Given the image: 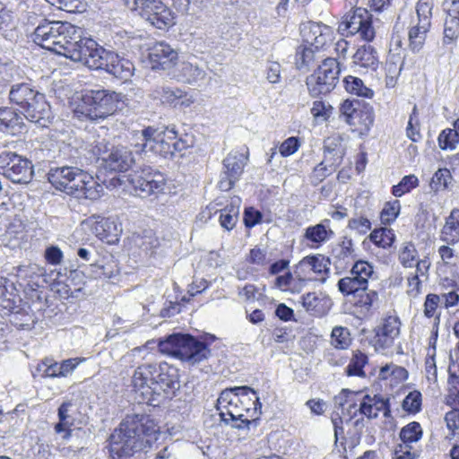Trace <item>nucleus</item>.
Returning <instances> with one entry per match:
<instances>
[{
	"instance_id": "nucleus-48",
	"label": "nucleus",
	"mask_w": 459,
	"mask_h": 459,
	"mask_svg": "<svg viewBox=\"0 0 459 459\" xmlns=\"http://www.w3.org/2000/svg\"><path fill=\"white\" fill-rule=\"evenodd\" d=\"M453 177L446 168L438 169L433 175L429 186L434 192L446 190L451 183Z\"/></svg>"
},
{
	"instance_id": "nucleus-7",
	"label": "nucleus",
	"mask_w": 459,
	"mask_h": 459,
	"mask_svg": "<svg viewBox=\"0 0 459 459\" xmlns=\"http://www.w3.org/2000/svg\"><path fill=\"white\" fill-rule=\"evenodd\" d=\"M252 401L254 410H261L262 403L256 391L247 385L233 386L221 391L217 400V410L221 420L225 417H244L243 411H248L247 402Z\"/></svg>"
},
{
	"instance_id": "nucleus-22",
	"label": "nucleus",
	"mask_w": 459,
	"mask_h": 459,
	"mask_svg": "<svg viewBox=\"0 0 459 459\" xmlns=\"http://www.w3.org/2000/svg\"><path fill=\"white\" fill-rule=\"evenodd\" d=\"M60 21H47L39 23L31 35L32 40L42 48L51 51L56 45V35L60 28Z\"/></svg>"
},
{
	"instance_id": "nucleus-45",
	"label": "nucleus",
	"mask_w": 459,
	"mask_h": 459,
	"mask_svg": "<svg viewBox=\"0 0 459 459\" xmlns=\"http://www.w3.org/2000/svg\"><path fill=\"white\" fill-rule=\"evenodd\" d=\"M369 239L377 247L387 248L394 242L395 234L392 229L381 228L374 230L369 234Z\"/></svg>"
},
{
	"instance_id": "nucleus-44",
	"label": "nucleus",
	"mask_w": 459,
	"mask_h": 459,
	"mask_svg": "<svg viewBox=\"0 0 459 459\" xmlns=\"http://www.w3.org/2000/svg\"><path fill=\"white\" fill-rule=\"evenodd\" d=\"M361 292L349 300L361 308V311L368 312L374 303L378 300V293L376 290H369L368 287Z\"/></svg>"
},
{
	"instance_id": "nucleus-62",
	"label": "nucleus",
	"mask_w": 459,
	"mask_h": 459,
	"mask_svg": "<svg viewBox=\"0 0 459 459\" xmlns=\"http://www.w3.org/2000/svg\"><path fill=\"white\" fill-rule=\"evenodd\" d=\"M441 239L447 244L459 241V223L455 225L445 224L441 231Z\"/></svg>"
},
{
	"instance_id": "nucleus-55",
	"label": "nucleus",
	"mask_w": 459,
	"mask_h": 459,
	"mask_svg": "<svg viewBox=\"0 0 459 459\" xmlns=\"http://www.w3.org/2000/svg\"><path fill=\"white\" fill-rule=\"evenodd\" d=\"M401 204L398 200L386 203L381 212V221L384 224H391L400 213Z\"/></svg>"
},
{
	"instance_id": "nucleus-42",
	"label": "nucleus",
	"mask_w": 459,
	"mask_h": 459,
	"mask_svg": "<svg viewBox=\"0 0 459 459\" xmlns=\"http://www.w3.org/2000/svg\"><path fill=\"white\" fill-rule=\"evenodd\" d=\"M148 23L159 30H168L175 24V14L165 4L159 11L153 13Z\"/></svg>"
},
{
	"instance_id": "nucleus-15",
	"label": "nucleus",
	"mask_w": 459,
	"mask_h": 459,
	"mask_svg": "<svg viewBox=\"0 0 459 459\" xmlns=\"http://www.w3.org/2000/svg\"><path fill=\"white\" fill-rule=\"evenodd\" d=\"M373 273V266L368 262L358 260L352 264L351 276L343 277L338 281V290L343 296L352 299L368 287V279Z\"/></svg>"
},
{
	"instance_id": "nucleus-51",
	"label": "nucleus",
	"mask_w": 459,
	"mask_h": 459,
	"mask_svg": "<svg viewBox=\"0 0 459 459\" xmlns=\"http://www.w3.org/2000/svg\"><path fill=\"white\" fill-rule=\"evenodd\" d=\"M437 141L442 150H454L459 142V130L446 128L440 133Z\"/></svg>"
},
{
	"instance_id": "nucleus-38",
	"label": "nucleus",
	"mask_w": 459,
	"mask_h": 459,
	"mask_svg": "<svg viewBox=\"0 0 459 459\" xmlns=\"http://www.w3.org/2000/svg\"><path fill=\"white\" fill-rule=\"evenodd\" d=\"M82 186L78 187L79 191L74 195L75 198H85L89 200H98L101 197L104 192V187L93 179V178L88 174V178L80 184Z\"/></svg>"
},
{
	"instance_id": "nucleus-39",
	"label": "nucleus",
	"mask_w": 459,
	"mask_h": 459,
	"mask_svg": "<svg viewBox=\"0 0 459 459\" xmlns=\"http://www.w3.org/2000/svg\"><path fill=\"white\" fill-rule=\"evenodd\" d=\"M314 47L301 44L296 49L295 65L299 71L307 72L316 59Z\"/></svg>"
},
{
	"instance_id": "nucleus-3",
	"label": "nucleus",
	"mask_w": 459,
	"mask_h": 459,
	"mask_svg": "<svg viewBox=\"0 0 459 459\" xmlns=\"http://www.w3.org/2000/svg\"><path fill=\"white\" fill-rule=\"evenodd\" d=\"M131 145L138 155L151 152L163 158H172L193 145V137L188 134L178 135L174 127L144 126L133 132Z\"/></svg>"
},
{
	"instance_id": "nucleus-6",
	"label": "nucleus",
	"mask_w": 459,
	"mask_h": 459,
	"mask_svg": "<svg viewBox=\"0 0 459 459\" xmlns=\"http://www.w3.org/2000/svg\"><path fill=\"white\" fill-rule=\"evenodd\" d=\"M158 348L161 353L178 358L190 367L201 364L212 355L206 342L182 333H174L160 339Z\"/></svg>"
},
{
	"instance_id": "nucleus-56",
	"label": "nucleus",
	"mask_w": 459,
	"mask_h": 459,
	"mask_svg": "<svg viewBox=\"0 0 459 459\" xmlns=\"http://www.w3.org/2000/svg\"><path fill=\"white\" fill-rule=\"evenodd\" d=\"M275 286L281 290H290L292 292H297L295 286L299 288V283L294 271H288L283 275L277 276L275 279Z\"/></svg>"
},
{
	"instance_id": "nucleus-26",
	"label": "nucleus",
	"mask_w": 459,
	"mask_h": 459,
	"mask_svg": "<svg viewBox=\"0 0 459 459\" xmlns=\"http://www.w3.org/2000/svg\"><path fill=\"white\" fill-rule=\"evenodd\" d=\"M331 256L337 271L341 272L347 269L355 258L352 239L345 237L341 243L333 248Z\"/></svg>"
},
{
	"instance_id": "nucleus-14",
	"label": "nucleus",
	"mask_w": 459,
	"mask_h": 459,
	"mask_svg": "<svg viewBox=\"0 0 459 459\" xmlns=\"http://www.w3.org/2000/svg\"><path fill=\"white\" fill-rule=\"evenodd\" d=\"M87 38L82 37V31L69 22L60 23L56 35V48L51 52L76 62L82 56V48Z\"/></svg>"
},
{
	"instance_id": "nucleus-21",
	"label": "nucleus",
	"mask_w": 459,
	"mask_h": 459,
	"mask_svg": "<svg viewBox=\"0 0 459 459\" xmlns=\"http://www.w3.org/2000/svg\"><path fill=\"white\" fill-rule=\"evenodd\" d=\"M330 28L325 24L309 22L300 29L303 44L319 50L327 42Z\"/></svg>"
},
{
	"instance_id": "nucleus-60",
	"label": "nucleus",
	"mask_w": 459,
	"mask_h": 459,
	"mask_svg": "<svg viewBox=\"0 0 459 459\" xmlns=\"http://www.w3.org/2000/svg\"><path fill=\"white\" fill-rule=\"evenodd\" d=\"M333 171V169L329 165H325V161H321L312 171L309 178L310 182L314 186H317L326 177H328Z\"/></svg>"
},
{
	"instance_id": "nucleus-54",
	"label": "nucleus",
	"mask_w": 459,
	"mask_h": 459,
	"mask_svg": "<svg viewBox=\"0 0 459 459\" xmlns=\"http://www.w3.org/2000/svg\"><path fill=\"white\" fill-rule=\"evenodd\" d=\"M418 251L412 243H406L399 254V261L403 266L411 268L417 262Z\"/></svg>"
},
{
	"instance_id": "nucleus-46",
	"label": "nucleus",
	"mask_w": 459,
	"mask_h": 459,
	"mask_svg": "<svg viewBox=\"0 0 459 459\" xmlns=\"http://www.w3.org/2000/svg\"><path fill=\"white\" fill-rule=\"evenodd\" d=\"M368 356L365 353L359 351L354 352L349 365L345 368L347 376H356L364 377L366 374L363 368L365 365L368 363Z\"/></svg>"
},
{
	"instance_id": "nucleus-1",
	"label": "nucleus",
	"mask_w": 459,
	"mask_h": 459,
	"mask_svg": "<svg viewBox=\"0 0 459 459\" xmlns=\"http://www.w3.org/2000/svg\"><path fill=\"white\" fill-rule=\"evenodd\" d=\"M132 385L140 403L157 406L171 400L179 391L178 369L166 362L143 363L134 370Z\"/></svg>"
},
{
	"instance_id": "nucleus-20",
	"label": "nucleus",
	"mask_w": 459,
	"mask_h": 459,
	"mask_svg": "<svg viewBox=\"0 0 459 459\" xmlns=\"http://www.w3.org/2000/svg\"><path fill=\"white\" fill-rule=\"evenodd\" d=\"M148 59L152 70L162 71L169 76L178 65V53L169 44L160 41L149 48Z\"/></svg>"
},
{
	"instance_id": "nucleus-43",
	"label": "nucleus",
	"mask_w": 459,
	"mask_h": 459,
	"mask_svg": "<svg viewBox=\"0 0 459 459\" xmlns=\"http://www.w3.org/2000/svg\"><path fill=\"white\" fill-rule=\"evenodd\" d=\"M423 431L420 424L412 421L404 426L400 431V438L405 448L410 447V444L418 442L422 437Z\"/></svg>"
},
{
	"instance_id": "nucleus-11",
	"label": "nucleus",
	"mask_w": 459,
	"mask_h": 459,
	"mask_svg": "<svg viewBox=\"0 0 459 459\" xmlns=\"http://www.w3.org/2000/svg\"><path fill=\"white\" fill-rule=\"evenodd\" d=\"M48 182L58 191L74 196L88 178V173L80 165L61 164L51 166L48 174Z\"/></svg>"
},
{
	"instance_id": "nucleus-64",
	"label": "nucleus",
	"mask_w": 459,
	"mask_h": 459,
	"mask_svg": "<svg viewBox=\"0 0 459 459\" xmlns=\"http://www.w3.org/2000/svg\"><path fill=\"white\" fill-rule=\"evenodd\" d=\"M73 407L74 403L70 400L62 403L57 410L58 420L67 423L68 425H74V418L72 413Z\"/></svg>"
},
{
	"instance_id": "nucleus-52",
	"label": "nucleus",
	"mask_w": 459,
	"mask_h": 459,
	"mask_svg": "<svg viewBox=\"0 0 459 459\" xmlns=\"http://www.w3.org/2000/svg\"><path fill=\"white\" fill-rule=\"evenodd\" d=\"M418 186V178L413 174L407 175L404 176L397 185L393 186L392 194L396 197H401L402 195H403L406 193H409L411 190L417 187Z\"/></svg>"
},
{
	"instance_id": "nucleus-49",
	"label": "nucleus",
	"mask_w": 459,
	"mask_h": 459,
	"mask_svg": "<svg viewBox=\"0 0 459 459\" xmlns=\"http://www.w3.org/2000/svg\"><path fill=\"white\" fill-rule=\"evenodd\" d=\"M180 90L178 87L162 86L155 90L156 97L160 98L161 102L173 108L178 107V96Z\"/></svg>"
},
{
	"instance_id": "nucleus-25",
	"label": "nucleus",
	"mask_w": 459,
	"mask_h": 459,
	"mask_svg": "<svg viewBox=\"0 0 459 459\" xmlns=\"http://www.w3.org/2000/svg\"><path fill=\"white\" fill-rule=\"evenodd\" d=\"M24 119L21 112L17 113L11 108H0V130L4 133L17 135L26 132Z\"/></svg>"
},
{
	"instance_id": "nucleus-37",
	"label": "nucleus",
	"mask_w": 459,
	"mask_h": 459,
	"mask_svg": "<svg viewBox=\"0 0 459 459\" xmlns=\"http://www.w3.org/2000/svg\"><path fill=\"white\" fill-rule=\"evenodd\" d=\"M342 82L345 91L351 95L369 100L374 97V91L359 77L348 75L343 78Z\"/></svg>"
},
{
	"instance_id": "nucleus-29",
	"label": "nucleus",
	"mask_w": 459,
	"mask_h": 459,
	"mask_svg": "<svg viewBox=\"0 0 459 459\" xmlns=\"http://www.w3.org/2000/svg\"><path fill=\"white\" fill-rule=\"evenodd\" d=\"M46 271L36 264H22L17 267V277L26 281L25 288L36 290L45 282Z\"/></svg>"
},
{
	"instance_id": "nucleus-33",
	"label": "nucleus",
	"mask_w": 459,
	"mask_h": 459,
	"mask_svg": "<svg viewBox=\"0 0 459 459\" xmlns=\"http://www.w3.org/2000/svg\"><path fill=\"white\" fill-rule=\"evenodd\" d=\"M352 63L357 66L372 71H376L379 64L377 51L370 45L359 47L352 56Z\"/></svg>"
},
{
	"instance_id": "nucleus-10",
	"label": "nucleus",
	"mask_w": 459,
	"mask_h": 459,
	"mask_svg": "<svg viewBox=\"0 0 459 459\" xmlns=\"http://www.w3.org/2000/svg\"><path fill=\"white\" fill-rule=\"evenodd\" d=\"M340 72V64L336 58L324 59L317 69L307 78L310 95L318 97L331 92L339 81Z\"/></svg>"
},
{
	"instance_id": "nucleus-24",
	"label": "nucleus",
	"mask_w": 459,
	"mask_h": 459,
	"mask_svg": "<svg viewBox=\"0 0 459 459\" xmlns=\"http://www.w3.org/2000/svg\"><path fill=\"white\" fill-rule=\"evenodd\" d=\"M400 325L397 317L389 316L385 319L375 337L376 348L385 350L391 347L394 339L400 334Z\"/></svg>"
},
{
	"instance_id": "nucleus-61",
	"label": "nucleus",
	"mask_w": 459,
	"mask_h": 459,
	"mask_svg": "<svg viewBox=\"0 0 459 459\" xmlns=\"http://www.w3.org/2000/svg\"><path fill=\"white\" fill-rule=\"evenodd\" d=\"M86 360L85 358H71L67 359H64L60 362V371L59 375L61 377H66L71 375L74 369Z\"/></svg>"
},
{
	"instance_id": "nucleus-41",
	"label": "nucleus",
	"mask_w": 459,
	"mask_h": 459,
	"mask_svg": "<svg viewBox=\"0 0 459 459\" xmlns=\"http://www.w3.org/2000/svg\"><path fill=\"white\" fill-rule=\"evenodd\" d=\"M239 203L238 198L232 199L230 205L221 210L220 224L222 228L230 230L235 227L239 213Z\"/></svg>"
},
{
	"instance_id": "nucleus-35",
	"label": "nucleus",
	"mask_w": 459,
	"mask_h": 459,
	"mask_svg": "<svg viewBox=\"0 0 459 459\" xmlns=\"http://www.w3.org/2000/svg\"><path fill=\"white\" fill-rule=\"evenodd\" d=\"M115 57L106 73L115 78L126 81L133 75L134 66L129 59L119 56L117 53H116Z\"/></svg>"
},
{
	"instance_id": "nucleus-63",
	"label": "nucleus",
	"mask_w": 459,
	"mask_h": 459,
	"mask_svg": "<svg viewBox=\"0 0 459 459\" xmlns=\"http://www.w3.org/2000/svg\"><path fill=\"white\" fill-rule=\"evenodd\" d=\"M44 257L48 264L51 265H58L64 259V254L59 247L51 245L45 249Z\"/></svg>"
},
{
	"instance_id": "nucleus-31",
	"label": "nucleus",
	"mask_w": 459,
	"mask_h": 459,
	"mask_svg": "<svg viewBox=\"0 0 459 459\" xmlns=\"http://www.w3.org/2000/svg\"><path fill=\"white\" fill-rule=\"evenodd\" d=\"M21 298L15 284L0 275V305L9 311L18 307Z\"/></svg>"
},
{
	"instance_id": "nucleus-32",
	"label": "nucleus",
	"mask_w": 459,
	"mask_h": 459,
	"mask_svg": "<svg viewBox=\"0 0 459 459\" xmlns=\"http://www.w3.org/2000/svg\"><path fill=\"white\" fill-rule=\"evenodd\" d=\"M125 4L132 11H135L147 22L153 13L162 8L165 4L160 0H123Z\"/></svg>"
},
{
	"instance_id": "nucleus-57",
	"label": "nucleus",
	"mask_w": 459,
	"mask_h": 459,
	"mask_svg": "<svg viewBox=\"0 0 459 459\" xmlns=\"http://www.w3.org/2000/svg\"><path fill=\"white\" fill-rule=\"evenodd\" d=\"M403 408L410 413H417L421 409V394L419 391L410 392L403 401Z\"/></svg>"
},
{
	"instance_id": "nucleus-19",
	"label": "nucleus",
	"mask_w": 459,
	"mask_h": 459,
	"mask_svg": "<svg viewBox=\"0 0 459 459\" xmlns=\"http://www.w3.org/2000/svg\"><path fill=\"white\" fill-rule=\"evenodd\" d=\"M129 183L143 197L161 193L166 186V178L162 173L152 168L143 169L129 176Z\"/></svg>"
},
{
	"instance_id": "nucleus-16",
	"label": "nucleus",
	"mask_w": 459,
	"mask_h": 459,
	"mask_svg": "<svg viewBox=\"0 0 459 459\" xmlns=\"http://www.w3.org/2000/svg\"><path fill=\"white\" fill-rule=\"evenodd\" d=\"M117 52L105 48L94 39L87 38L82 48V56L76 59L91 70H108Z\"/></svg>"
},
{
	"instance_id": "nucleus-28",
	"label": "nucleus",
	"mask_w": 459,
	"mask_h": 459,
	"mask_svg": "<svg viewBox=\"0 0 459 459\" xmlns=\"http://www.w3.org/2000/svg\"><path fill=\"white\" fill-rule=\"evenodd\" d=\"M205 76L206 73L202 67L190 62H178L175 70L169 73L170 78L189 84L202 81Z\"/></svg>"
},
{
	"instance_id": "nucleus-9",
	"label": "nucleus",
	"mask_w": 459,
	"mask_h": 459,
	"mask_svg": "<svg viewBox=\"0 0 459 459\" xmlns=\"http://www.w3.org/2000/svg\"><path fill=\"white\" fill-rule=\"evenodd\" d=\"M339 117L353 126L360 134H368L374 124L373 107L363 100L347 99L339 106Z\"/></svg>"
},
{
	"instance_id": "nucleus-58",
	"label": "nucleus",
	"mask_w": 459,
	"mask_h": 459,
	"mask_svg": "<svg viewBox=\"0 0 459 459\" xmlns=\"http://www.w3.org/2000/svg\"><path fill=\"white\" fill-rule=\"evenodd\" d=\"M52 5L57 7L67 13H81L82 9V3L81 0H47Z\"/></svg>"
},
{
	"instance_id": "nucleus-34",
	"label": "nucleus",
	"mask_w": 459,
	"mask_h": 459,
	"mask_svg": "<svg viewBox=\"0 0 459 459\" xmlns=\"http://www.w3.org/2000/svg\"><path fill=\"white\" fill-rule=\"evenodd\" d=\"M330 220H324L322 222L306 229L304 238L314 244L320 245L328 241L333 236V231L329 228Z\"/></svg>"
},
{
	"instance_id": "nucleus-13",
	"label": "nucleus",
	"mask_w": 459,
	"mask_h": 459,
	"mask_svg": "<svg viewBox=\"0 0 459 459\" xmlns=\"http://www.w3.org/2000/svg\"><path fill=\"white\" fill-rule=\"evenodd\" d=\"M330 258L322 255H307L300 260L294 269L299 288L295 286L297 292H299L308 281H319L325 282L329 273Z\"/></svg>"
},
{
	"instance_id": "nucleus-23",
	"label": "nucleus",
	"mask_w": 459,
	"mask_h": 459,
	"mask_svg": "<svg viewBox=\"0 0 459 459\" xmlns=\"http://www.w3.org/2000/svg\"><path fill=\"white\" fill-rule=\"evenodd\" d=\"M447 17L444 25V44H451L459 37V0H445Z\"/></svg>"
},
{
	"instance_id": "nucleus-50",
	"label": "nucleus",
	"mask_w": 459,
	"mask_h": 459,
	"mask_svg": "<svg viewBox=\"0 0 459 459\" xmlns=\"http://www.w3.org/2000/svg\"><path fill=\"white\" fill-rule=\"evenodd\" d=\"M374 406H377L375 398L369 394H364L362 393L361 398L359 399V409L354 411L353 415H357L359 412L368 420L377 419V412L375 411Z\"/></svg>"
},
{
	"instance_id": "nucleus-2",
	"label": "nucleus",
	"mask_w": 459,
	"mask_h": 459,
	"mask_svg": "<svg viewBox=\"0 0 459 459\" xmlns=\"http://www.w3.org/2000/svg\"><path fill=\"white\" fill-rule=\"evenodd\" d=\"M156 425L144 414L126 415L108 438L111 459H131L150 446L147 437L156 433Z\"/></svg>"
},
{
	"instance_id": "nucleus-5",
	"label": "nucleus",
	"mask_w": 459,
	"mask_h": 459,
	"mask_svg": "<svg viewBox=\"0 0 459 459\" xmlns=\"http://www.w3.org/2000/svg\"><path fill=\"white\" fill-rule=\"evenodd\" d=\"M126 100L127 98L123 93L100 86L85 89L82 92L81 102L75 113L91 121L104 120L122 109Z\"/></svg>"
},
{
	"instance_id": "nucleus-53",
	"label": "nucleus",
	"mask_w": 459,
	"mask_h": 459,
	"mask_svg": "<svg viewBox=\"0 0 459 459\" xmlns=\"http://www.w3.org/2000/svg\"><path fill=\"white\" fill-rule=\"evenodd\" d=\"M433 0H419L416 6L418 22L431 25Z\"/></svg>"
},
{
	"instance_id": "nucleus-36",
	"label": "nucleus",
	"mask_w": 459,
	"mask_h": 459,
	"mask_svg": "<svg viewBox=\"0 0 459 459\" xmlns=\"http://www.w3.org/2000/svg\"><path fill=\"white\" fill-rule=\"evenodd\" d=\"M57 160L55 162L56 165L69 164V165H80L83 167L82 151L72 145V143H62L59 145L58 154L56 156Z\"/></svg>"
},
{
	"instance_id": "nucleus-59",
	"label": "nucleus",
	"mask_w": 459,
	"mask_h": 459,
	"mask_svg": "<svg viewBox=\"0 0 459 459\" xmlns=\"http://www.w3.org/2000/svg\"><path fill=\"white\" fill-rule=\"evenodd\" d=\"M300 139L297 136H290L287 138L279 147V152L281 156L288 157L294 154L300 147Z\"/></svg>"
},
{
	"instance_id": "nucleus-30",
	"label": "nucleus",
	"mask_w": 459,
	"mask_h": 459,
	"mask_svg": "<svg viewBox=\"0 0 459 459\" xmlns=\"http://www.w3.org/2000/svg\"><path fill=\"white\" fill-rule=\"evenodd\" d=\"M302 307L315 316H324L329 308V299L322 293L308 292L300 297Z\"/></svg>"
},
{
	"instance_id": "nucleus-8",
	"label": "nucleus",
	"mask_w": 459,
	"mask_h": 459,
	"mask_svg": "<svg viewBox=\"0 0 459 459\" xmlns=\"http://www.w3.org/2000/svg\"><path fill=\"white\" fill-rule=\"evenodd\" d=\"M91 152L98 160H101L104 169L109 172H126L135 164V157L129 147L115 145L106 139L96 141Z\"/></svg>"
},
{
	"instance_id": "nucleus-12",
	"label": "nucleus",
	"mask_w": 459,
	"mask_h": 459,
	"mask_svg": "<svg viewBox=\"0 0 459 459\" xmlns=\"http://www.w3.org/2000/svg\"><path fill=\"white\" fill-rule=\"evenodd\" d=\"M0 174L14 184H28L34 175L32 162L16 152L0 153Z\"/></svg>"
},
{
	"instance_id": "nucleus-40",
	"label": "nucleus",
	"mask_w": 459,
	"mask_h": 459,
	"mask_svg": "<svg viewBox=\"0 0 459 459\" xmlns=\"http://www.w3.org/2000/svg\"><path fill=\"white\" fill-rule=\"evenodd\" d=\"M430 26L418 22L409 30V48L413 53H418L422 49Z\"/></svg>"
},
{
	"instance_id": "nucleus-4",
	"label": "nucleus",
	"mask_w": 459,
	"mask_h": 459,
	"mask_svg": "<svg viewBox=\"0 0 459 459\" xmlns=\"http://www.w3.org/2000/svg\"><path fill=\"white\" fill-rule=\"evenodd\" d=\"M10 102L30 122L41 127L48 126L53 119L50 105L44 93L40 92L30 82H17L11 85L9 90Z\"/></svg>"
},
{
	"instance_id": "nucleus-47",
	"label": "nucleus",
	"mask_w": 459,
	"mask_h": 459,
	"mask_svg": "<svg viewBox=\"0 0 459 459\" xmlns=\"http://www.w3.org/2000/svg\"><path fill=\"white\" fill-rule=\"evenodd\" d=\"M351 342V333L347 327L335 326L332 330L331 343L339 350L347 349Z\"/></svg>"
},
{
	"instance_id": "nucleus-18",
	"label": "nucleus",
	"mask_w": 459,
	"mask_h": 459,
	"mask_svg": "<svg viewBox=\"0 0 459 459\" xmlns=\"http://www.w3.org/2000/svg\"><path fill=\"white\" fill-rule=\"evenodd\" d=\"M339 30L342 33L354 35L359 33L366 41H371L375 38V30L372 26V15L366 7L356 8L351 14H348L340 23Z\"/></svg>"
},
{
	"instance_id": "nucleus-27",
	"label": "nucleus",
	"mask_w": 459,
	"mask_h": 459,
	"mask_svg": "<svg viewBox=\"0 0 459 459\" xmlns=\"http://www.w3.org/2000/svg\"><path fill=\"white\" fill-rule=\"evenodd\" d=\"M122 232L121 225L114 218H101L96 221L94 233L100 240L109 245L118 242Z\"/></svg>"
},
{
	"instance_id": "nucleus-17",
	"label": "nucleus",
	"mask_w": 459,
	"mask_h": 459,
	"mask_svg": "<svg viewBox=\"0 0 459 459\" xmlns=\"http://www.w3.org/2000/svg\"><path fill=\"white\" fill-rule=\"evenodd\" d=\"M248 161V151L243 153L238 151L230 152L223 160V169L218 186L221 191H230L238 182Z\"/></svg>"
}]
</instances>
